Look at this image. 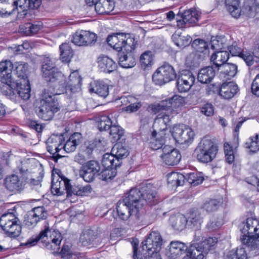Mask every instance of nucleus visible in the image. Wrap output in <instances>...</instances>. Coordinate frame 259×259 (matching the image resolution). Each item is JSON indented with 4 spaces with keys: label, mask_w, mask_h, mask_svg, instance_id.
<instances>
[{
    "label": "nucleus",
    "mask_w": 259,
    "mask_h": 259,
    "mask_svg": "<svg viewBox=\"0 0 259 259\" xmlns=\"http://www.w3.org/2000/svg\"><path fill=\"white\" fill-rule=\"evenodd\" d=\"M193 242V243L188 247L187 256H189L190 259H203L208 253L204 252V249L198 241H195L194 238Z\"/></svg>",
    "instance_id": "393cba45"
},
{
    "label": "nucleus",
    "mask_w": 259,
    "mask_h": 259,
    "mask_svg": "<svg viewBox=\"0 0 259 259\" xmlns=\"http://www.w3.org/2000/svg\"><path fill=\"white\" fill-rule=\"evenodd\" d=\"M162 150L163 153L160 157L166 164L175 165L180 162L181 155L178 150L173 149L168 145H165Z\"/></svg>",
    "instance_id": "f3484780"
},
{
    "label": "nucleus",
    "mask_w": 259,
    "mask_h": 259,
    "mask_svg": "<svg viewBox=\"0 0 259 259\" xmlns=\"http://www.w3.org/2000/svg\"><path fill=\"white\" fill-rule=\"evenodd\" d=\"M211 48L215 52L223 51L227 47L226 40L225 37L221 36H212L210 42Z\"/></svg>",
    "instance_id": "49530a36"
},
{
    "label": "nucleus",
    "mask_w": 259,
    "mask_h": 259,
    "mask_svg": "<svg viewBox=\"0 0 259 259\" xmlns=\"http://www.w3.org/2000/svg\"><path fill=\"white\" fill-rule=\"evenodd\" d=\"M112 125V122L108 116L102 115L98 121V128L100 131L110 130Z\"/></svg>",
    "instance_id": "052dcab7"
},
{
    "label": "nucleus",
    "mask_w": 259,
    "mask_h": 259,
    "mask_svg": "<svg viewBox=\"0 0 259 259\" xmlns=\"http://www.w3.org/2000/svg\"><path fill=\"white\" fill-rule=\"evenodd\" d=\"M69 180L63 176L58 175L56 180L52 175L51 192L54 195L61 196L66 193Z\"/></svg>",
    "instance_id": "a211bd4d"
},
{
    "label": "nucleus",
    "mask_w": 259,
    "mask_h": 259,
    "mask_svg": "<svg viewBox=\"0 0 259 259\" xmlns=\"http://www.w3.org/2000/svg\"><path fill=\"white\" fill-rule=\"evenodd\" d=\"M42 75L46 81L61 80L63 75L58 71L49 57L44 58L41 66Z\"/></svg>",
    "instance_id": "2eb2a0df"
},
{
    "label": "nucleus",
    "mask_w": 259,
    "mask_h": 259,
    "mask_svg": "<svg viewBox=\"0 0 259 259\" xmlns=\"http://www.w3.org/2000/svg\"><path fill=\"white\" fill-rule=\"evenodd\" d=\"M185 177L182 174L172 172L167 175V183L173 187L182 186L186 180Z\"/></svg>",
    "instance_id": "58836bf2"
},
{
    "label": "nucleus",
    "mask_w": 259,
    "mask_h": 259,
    "mask_svg": "<svg viewBox=\"0 0 259 259\" xmlns=\"http://www.w3.org/2000/svg\"><path fill=\"white\" fill-rule=\"evenodd\" d=\"M203 238L202 236L200 240H198V242L203 247L204 249V252L207 253L210 250L211 247L214 245L217 242V239L215 237H208L203 240Z\"/></svg>",
    "instance_id": "e2e57ef3"
},
{
    "label": "nucleus",
    "mask_w": 259,
    "mask_h": 259,
    "mask_svg": "<svg viewBox=\"0 0 259 259\" xmlns=\"http://www.w3.org/2000/svg\"><path fill=\"white\" fill-rule=\"evenodd\" d=\"M140 61L141 66L144 69L151 67L153 61L152 52L150 51L145 52L141 55Z\"/></svg>",
    "instance_id": "5fc2aeb1"
},
{
    "label": "nucleus",
    "mask_w": 259,
    "mask_h": 259,
    "mask_svg": "<svg viewBox=\"0 0 259 259\" xmlns=\"http://www.w3.org/2000/svg\"><path fill=\"white\" fill-rule=\"evenodd\" d=\"M0 226L10 237L15 238L20 234L21 227L20 221L12 213L2 215L0 218Z\"/></svg>",
    "instance_id": "0eeeda50"
},
{
    "label": "nucleus",
    "mask_w": 259,
    "mask_h": 259,
    "mask_svg": "<svg viewBox=\"0 0 259 259\" xmlns=\"http://www.w3.org/2000/svg\"><path fill=\"white\" fill-rule=\"evenodd\" d=\"M58 82L54 83L56 85V89L58 90V92L60 93V94L62 93V92L65 91V93L67 94L68 92L70 93H74L80 89L81 83L80 82H77V83L73 85L72 84L69 83V82H65V88L60 89L61 85L57 83Z\"/></svg>",
    "instance_id": "09e8293b"
},
{
    "label": "nucleus",
    "mask_w": 259,
    "mask_h": 259,
    "mask_svg": "<svg viewBox=\"0 0 259 259\" xmlns=\"http://www.w3.org/2000/svg\"><path fill=\"white\" fill-rule=\"evenodd\" d=\"M218 146L211 140L204 139L195 150L197 160L202 163L211 162L216 156Z\"/></svg>",
    "instance_id": "423d86ee"
},
{
    "label": "nucleus",
    "mask_w": 259,
    "mask_h": 259,
    "mask_svg": "<svg viewBox=\"0 0 259 259\" xmlns=\"http://www.w3.org/2000/svg\"><path fill=\"white\" fill-rule=\"evenodd\" d=\"M229 58V54L227 51H220L215 52L211 56L210 59L212 62L218 69L220 67H223Z\"/></svg>",
    "instance_id": "7c9ffc66"
},
{
    "label": "nucleus",
    "mask_w": 259,
    "mask_h": 259,
    "mask_svg": "<svg viewBox=\"0 0 259 259\" xmlns=\"http://www.w3.org/2000/svg\"><path fill=\"white\" fill-rule=\"evenodd\" d=\"M116 210L118 215L121 220L125 221L130 218L135 223L138 222L142 214V212H139L132 206L128 205L123 199L117 202Z\"/></svg>",
    "instance_id": "1a4fd4ad"
},
{
    "label": "nucleus",
    "mask_w": 259,
    "mask_h": 259,
    "mask_svg": "<svg viewBox=\"0 0 259 259\" xmlns=\"http://www.w3.org/2000/svg\"><path fill=\"white\" fill-rule=\"evenodd\" d=\"M244 147L250 152L254 153L259 150V135L250 137L245 143Z\"/></svg>",
    "instance_id": "603ef678"
},
{
    "label": "nucleus",
    "mask_w": 259,
    "mask_h": 259,
    "mask_svg": "<svg viewBox=\"0 0 259 259\" xmlns=\"http://www.w3.org/2000/svg\"><path fill=\"white\" fill-rule=\"evenodd\" d=\"M195 81V76L188 70H183L177 74L176 81Z\"/></svg>",
    "instance_id": "69168bd1"
},
{
    "label": "nucleus",
    "mask_w": 259,
    "mask_h": 259,
    "mask_svg": "<svg viewBox=\"0 0 259 259\" xmlns=\"http://www.w3.org/2000/svg\"><path fill=\"white\" fill-rule=\"evenodd\" d=\"M82 135L79 133H74L67 140L63 146L64 150L67 153L72 152L82 142Z\"/></svg>",
    "instance_id": "c85d7f7f"
},
{
    "label": "nucleus",
    "mask_w": 259,
    "mask_h": 259,
    "mask_svg": "<svg viewBox=\"0 0 259 259\" xmlns=\"http://www.w3.org/2000/svg\"><path fill=\"white\" fill-rule=\"evenodd\" d=\"M13 64L10 60L0 62V78L5 81H11Z\"/></svg>",
    "instance_id": "c756f323"
},
{
    "label": "nucleus",
    "mask_w": 259,
    "mask_h": 259,
    "mask_svg": "<svg viewBox=\"0 0 259 259\" xmlns=\"http://www.w3.org/2000/svg\"><path fill=\"white\" fill-rule=\"evenodd\" d=\"M232 82H224L221 87V89H217L216 91H219L220 95L224 99H231L237 93L238 89L236 84H230Z\"/></svg>",
    "instance_id": "cd10ccee"
},
{
    "label": "nucleus",
    "mask_w": 259,
    "mask_h": 259,
    "mask_svg": "<svg viewBox=\"0 0 259 259\" xmlns=\"http://www.w3.org/2000/svg\"><path fill=\"white\" fill-rule=\"evenodd\" d=\"M192 47L195 50V52L198 54H204L207 51V57L209 56V50L207 44L204 40L201 39H195L192 44Z\"/></svg>",
    "instance_id": "de8ad7c7"
},
{
    "label": "nucleus",
    "mask_w": 259,
    "mask_h": 259,
    "mask_svg": "<svg viewBox=\"0 0 259 259\" xmlns=\"http://www.w3.org/2000/svg\"><path fill=\"white\" fill-rule=\"evenodd\" d=\"M28 179L16 174L8 175L4 180V186L10 192L20 194L24 189Z\"/></svg>",
    "instance_id": "6e6552de"
},
{
    "label": "nucleus",
    "mask_w": 259,
    "mask_h": 259,
    "mask_svg": "<svg viewBox=\"0 0 259 259\" xmlns=\"http://www.w3.org/2000/svg\"><path fill=\"white\" fill-rule=\"evenodd\" d=\"M60 59L63 62L69 63L73 56V51L68 43H63L59 47Z\"/></svg>",
    "instance_id": "c9c22d12"
},
{
    "label": "nucleus",
    "mask_w": 259,
    "mask_h": 259,
    "mask_svg": "<svg viewBox=\"0 0 259 259\" xmlns=\"http://www.w3.org/2000/svg\"><path fill=\"white\" fill-rule=\"evenodd\" d=\"M123 200L131 205L139 212H142V209L144 206L145 200L143 199V193L141 189V184L135 188H133L126 193Z\"/></svg>",
    "instance_id": "9d476101"
},
{
    "label": "nucleus",
    "mask_w": 259,
    "mask_h": 259,
    "mask_svg": "<svg viewBox=\"0 0 259 259\" xmlns=\"http://www.w3.org/2000/svg\"><path fill=\"white\" fill-rule=\"evenodd\" d=\"M50 232L51 230L49 228L48 223L46 221H45L44 229L42 231H41L39 233V234L36 235L34 237H32L31 238L28 240L26 242V244L27 245H29L30 246H32L35 245L37 243V242L40 240H42H42L45 237H47L48 233Z\"/></svg>",
    "instance_id": "c03bdc74"
},
{
    "label": "nucleus",
    "mask_w": 259,
    "mask_h": 259,
    "mask_svg": "<svg viewBox=\"0 0 259 259\" xmlns=\"http://www.w3.org/2000/svg\"><path fill=\"white\" fill-rule=\"evenodd\" d=\"M48 84L42 92L38 105L35 107V113L38 117L44 120H50L55 113L60 110V107L55 98L56 95L60 94L56 89L54 83L47 82Z\"/></svg>",
    "instance_id": "f257e3e1"
},
{
    "label": "nucleus",
    "mask_w": 259,
    "mask_h": 259,
    "mask_svg": "<svg viewBox=\"0 0 259 259\" xmlns=\"http://www.w3.org/2000/svg\"><path fill=\"white\" fill-rule=\"evenodd\" d=\"M172 39L175 44L180 48H184L188 46L192 41L191 37L175 33L172 35Z\"/></svg>",
    "instance_id": "8fccbe9b"
},
{
    "label": "nucleus",
    "mask_w": 259,
    "mask_h": 259,
    "mask_svg": "<svg viewBox=\"0 0 259 259\" xmlns=\"http://www.w3.org/2000/svg\"><path fill=\"white\" fill-rule=\"evenodd\" d=\"M142 243V250L149 254L158 252L162 244V237L158 232L152 231Z\"/></svg>",
    "instance_id": "9b49d317"
},
{
    "label": "nucleus",
    "mask_w": 259,
    "mask_h": 259,
    "mask_svg": "<svg viewBox=\"0 0 259 259\" xmlns=\"http://www.w3.org/2000/svg\"><path fill=\"white\" fill-rule=\"evenodd\" d=\"M129 154L127 147L121 143H116L111 150V153H106L103 155L102 163L103 166L109 167L114 165L120 167L122 159L125 158Z\"/></svg>",
    "instance_id": "20e7f679"
},
{
    "label": "nucleus",
    "mask_w": 259,
    "mask_h": 259,
    "mask_svg": "<svg viewBox=\"0 0 259 259\" xmlns=\"http://www.w3.org/2000/svg\"><path fill=\"white\" fill-rule=\"evenodd\" d=\"M215 75L212 66H207L201 69L197 74V81H211Z\"/></svg>",
    "instance_id": "e433bc0d"
},
{
    "label": "nucleus",
    "mask_w": 259,
    "mask_h": 259,
    "mask_svg": "<svg viewBox=\"0 0 259 259\" xmlns=\"http://www.w3.org/2000/svg\"><path fill=\"white\" fill-rule=\"evenodd\" d=\"M89 91L101 97H106L108 95L109 88L104 82H91Z\"/></svg>",
    "instance_id": "72a5a7b5"
},
{
    "label": "nucleus",
    "mask_w": 259,
    "mask_h": 259,
    "mask_svg": "<svg viewBox=\"0 0 259 259\" xmlns=\"http://www.w3.org/2000/svg\"><path fill=\"white\" fill-rule=\"evenodd\" d=\"M15 66V71L17 76L20 79L29 81L28 79V64L22 62H16Z\"/></svg>",
    "instance_id": "79ce46f5"
},
{
    "label": "nucleus",
    "mask_w": 259,
    "mask_h": 259,
    "mask_svg": "<svg viewBox=\"0 0 259 259\" xmlns=\"http://www.w3.org/2000/svg\"><path fill=\"white\" fill-rule=\"evenodd\" d=\"M177 74L171 65L164 62L153 73L152 81H176Z\"/></svg>",
    "instance_id": "4468645a"
},
{
    "label": "nucleus",
    "mask_w": 259,
    "mask_h": 259,
    "mask_svg": "<svg viewBox=\"0 0 259 259\" xmlns=\"http://www.w3.org/2000/svg\"><path fill=\"white\" fill-rule=\"evenodd\" d=\"M131 243L133 249V259H148L150 256L151 253L149 254L147 250H144L145 252L142 254H138L139 241L137 239H133Z\"/></svg>",
    "instance_id": "bf43d9fd"
},
{
    "label": "nucleus",
    "mask_w": 259,
    "mask_h": 259,
    "mask_svg": "<svg viewBox=\"0 0 259 259\" xmlns=\"http://www.w3.org/2000/svg\"><path fill=\"white\" fill-rule=\"evenodd\" d=\"M226 259H247V254L245 248H237L236 250L230 251Z\"/></svg>",
    "instance_id": "6e6d98bb"
},
{
    "label": "nucleus",
    "mask_w": 259,
    "mask_h": 259,
    "mask_svg": "<svg viewBox=\"0 0 259 259\" xmlns=\"http://www.w3.org/2000/svg\"><path fill=\"white\" fill-rule=\"evenodd\" d=\"M184 128V131L181 136L182 139L180 142L181 144H185L192 141L195 136L194 131L189 126L186 125V127Z\"/></svg>",
    "instance_id": "680f3d73"
},
{
    "label": "nucleus",
    "mask_w": 259,
    "mask_h": 259,
    "mask_svg": "<svg viewBox=\"0 0 259 259\" xmlns=\"http://www.w3.org/2000/svg\"><path fill=\"white\" fill-rule=\"evenodd\" d=\"M183 101V99L181 96L175 95L172 98L162 101L159 104L155 105L153 109L155 112L160 110H166L168 108L171 107L172 104H175V106H177V104H182Z\"/></svg>",
    "instance_id": "2f4dec72"
},
{
    "label": "nucleus",
    "mask_w": 259,
    "mask_h": 259,
    "mask_svg": "<svg viewBox=\"0 0 259 259\" xmlns=\"http://www.w3.org/2000/svg\"><path fill=\"white\" fill-rule=\"evenodd\" d=\"M16 94L24 100H28L30 97V82H16Z\"/></svg>",
    "instance_id": "f704fd0d"
},
{
    "label": "nucleus",
    "mask_w": 259,
    "mask_h": 259,
    "mask_svg": "<svg viewBox=\"0 0 259 259\" xmlns=\"http://www.w3.org/2000/svg\"><path fill=\"white\" fill-rule=\"evenodd\" d=\"M105 169L100 175V179L103 181H107L112 180L117 174L116 169L118 167L111 165L109 167L104 166Z\"/></svg>",
    "instance_id": "3c124183"
},
{
    "label": "nucleus",
    "mask_w": 259,
    "mask_h": 259,
    "mask_svg": "<svg viewBox=\"0 0 259 259\" xmlns=\"http://www.w3.org/2000/svg\"><path fill=\"white\" fill-rule=\"evenodd\" d=\"M95 9L97 13L100 15L111 14L116 12H113L115 7V3L113 0H99L94 4Z\"/></svg>",
    "instance_id": "b1692460"
},
{
    "label": "nucleus",
    "mask_w": 259,
    "mask_h": 259,
    "mask_svg": "<svg viewBox=\"0 0 259 259\" xmlns=\"http://www.w3.org/2000/svg\"><path fill=\"white\" fill-rule=\"evenodd\" d=\"M170 121L169 115L160 114L155 119V125L156 126L157 124L161 125L162 127L159 128V131L164 133L167 130V126L169 125Z\"/></svg>",
    "instance_id": "864d4df0"
},
{
    "label": "nucleus",
    "mask_w": 259,
    "mask_h": 259,
    "mask_svg": "<svg viewBox=\"0 0 259 259\" xmlns=\"http://www.w3.org/2000/svg\"><path fill=\"white\" fill-rule=\"evenodd\" d=\"M97 35L83 30H77L72 36L71 41L78 46H92L95 44Z\"/></svg>",
    "instance_id": "ddd939ff"
},
{
    "label": "nucleus",
    "mask_w": 259,
    "mask_h": 259,
    "mask_svg": "<svg viewBox=\"0 0 259 259\" xmlns=\"http://www.w3.org/2000/svg\"><path fill=\"white\" fill-rule=\"evenodd\" d=\"M134 50H123L118 53V63L125 68H132L136 65V59L133 54Z\"/></svg>",
    "instance_id": "4be33fe9"
},
{
    "label": "nucleus",
    "mask_w": 259,
    "mask_h": 259,
    "mask_svg": "<svg viewBox=\"0 0 259 259\" xmlns=\"http://www.w3.org/2000/svg\"><path fill=\"white\" fill-rule=\"evenodd\" d=\"M207 51L204 54H198L195 52L189 54L186 60V64L191 69L198 67L203 61L207 57Z\"/></svg>",
    "instance_id": "a878e982"
},
{
    "label": "nucleus",
    "mask_w": 259,
    "mask_h": 259,
    "mask_svg": "<svg viewBox=\"0 0 259 259\" xmlns=\"http://www.w3.org/2000/svg\"><path fill=\"white\" fill-rule=\"evenodd\" d=\"M31 212L39 221L46 220L48 215V212L44 206L35 207Z\"/></svg>",
    "instance_id": "774afa93"
},
{
    "label": "nucleus",
    "mask_w": 259,
    "mask_h": 259,
    "mask_svg": "<svg viewBox=\"0 0 259 259\" xmlns=\"http://www.w3.org/2000/svg\"><path fill=\"white\" fill-rule=\"evenodd\" d=\"M101 167L98 161L89 160L81 166L79 170V176L84 181L91 182L99 175Z\"/></svg>",
    "instance_id": "f8f14e48"
},
{
    "label": "nucleus",
    "mask_w": 259,
    "mask_h": 259,
    "mask_svg": "<svg viewBox=\"0 0 259 259\" xmlns=\"http://www.w3.org/2000/svg\"><path fill=\"white\" fill-rule=\"evenodd\" d=\"M41 3L42 0H0V15L8 16L16 11L26 15L28 10L37 9Z\"/></svg>",
    "instance_id": "7ed1b4c3"
},
{
    "label": "nucleus",
    "mask_w": 259,
    "mask_h": 259,
    "mask_svg": "<svg viewBox=\"0 0 259 259\" xmlns=\"http://www.w3.org/2000/svg\"><path fill=\"white\" fill-rule=\"evenodd\" d=\"M200 15L196 10L190 9L185 11L182 15L183 22L186 25H194L197 24Z\"/></svg>",
    "instance_id": "473e14b6"
},
{
    "label": "nucleus",
    "mask_w": 259,
    "mask_h": 259,
    "mask_svg": "<svg viewBox=\"0 0 259 259\" xmlns=\"http://www.w3.org/2000/svg\"><path fill=\"white\" fill-rule=\"evenodd\" d=\"M3 85L2 87L4 95L11 100L15 99L17 84L16 82H2Z\"/></svg>",
    "instance_id": "ea45409f"
},
{
    "label": "nucleus",
    "mask_w": 259,
    "mask_h": 259,
    "mask_svg": "<svg viewBox=\"0 0 259 259\" xmlns=\"http://www.w3.org/2000/svg\"><path fill=\"white\" fill-rule=\"evenodd\" d=\"M185 127L186 124H176L173 126L171 132V135L177 143L180 144Z\"/></svg>",
    "instance_id": "4d7b16f0"
},
{
    "label": "nucleus",
    "mask_w": 259,
    "mask_h": 259,
    "mask_svg": "<svg viewBox=\"0 0 259 259\" xmlns=\"http://www.w3.org/2000/svg\"><path fill=\"white\" fill-rule=\"evenodd\" d=\"M187 249L188 247L185 243L179 241H173L169 244L166 254L171 259H176L187 253Z\"/></svg>",
    "instance_id": "412c9836"
},
{
    "label": "nucleus",
    "mask_w": 259,
    "mask_h": 259,
    "mask_svg": "<svg viewBox=\"0 0 259 259\" xmlns=\"http://www.w3.org/2000/svg\"><path fill=\"white\" fill-rule=\"evenodd\" d=\"M242 244L253 255L259 253V221L249 218L240 226Z\"/></svg>",
    "instance_id": "f03ea898"
},
{
    "label": "nucleus",
    "mask_w": 259,
    "mask_h": 259,
    "mask_svg": "<svg viewBox=\"0 0 259 259\" xmlns=\"http://www.w3.org/2000/svg\"><path fill=\"white\" fill-rule=\"evenodd\" d=\"M221 205L220 201L218 199H210L203 204V208L207 212H210L217 210Z\"/></svg>",
    "instance_id": "338daca9"
},
{
    "label": "nucleus",
    "mask_w": 259,
    "mask_h": 259,
    "mask_svg": "<svg viewBox=\"0 0 259 259\" xmlns=\"http://www.w3.org/2000/svg\"><path fill=\"white\" fill-rule=\"evenodd\" d=\"M187 180L189 184L195 186L201 184L204 178L201 172H192L188 175Z\"/></svg>",
    "instance_id": "13d9d810"
},
{
    "label": "nucleus",
    "mask_w": 259,
    "mask_h": 259,
    "mask_svg": "<svg viewBox=\"0 0 259 259\" xmlns=\"http://www.w3.org/2000/svg\"><path fill=\"white\" fill-rule=\"evenodd\" d=\"M186 220L187 225L195 231V240H200L202 237L200 229L203 221V218L201 216V213L197 210L192 211L190 212Z\"/></svg>",
    "instance_id": "dca6fc26"
},
{
    "label": "nucleus",
    "mask_w": 259,
    "mask_h": 259,
    "mask_svg": "<svg viewBox=\"0 0 259 259\" xmlns=\"http://www.w3.org/2000/svg\"><path fill=\"white\" fill-rule=\"evenodd\" d=\"M57 236L51 240V242L44 243L45 246L48 250L52 251L53 254L57 253L60 248V243L62 240V237L60 233H57Z\"/></svg>",
    "instance_id": "37998d69"
},
{
    "label": "nucleus",
    "mask_w": 259,
    "mask_h": 259,
    "mask_svg": "<svg viewBox=\"0 0 259 259\" xmlns=\"http://www.w3.org/2000/svg\"><path fill=\"white\" fill-rule=\"evenodd\" d=\"M106 41L111 47L118 51L123 50H134L136 42L135 39L128 34L123 33L109 35Z\"/></svg>",
    "instance_id": "39448f33"
},
{
    "label": "nucleus",
    "mask_w": 259,
    "mask_h": 259,
    "mask_svg": "<svg viewBox=\"0 0 259 259\" xmlns=\"http://www.w3.org/2000/svg\"><path fill=\"white\" fill-rule=\"evenodd\" d=\"M223 67L224 68V71H222L220 74L221 78H225L223 81L230 80L237 74V66L235 64H227Z\"/></svg>",
    "instance_id": "a19ab883"
},
{
    "label": "nucleus",
    "mask_w": 259,
    "mask_h": 259,
    "mask_svg": "<svg viewBox=\"0 0 259 259\" xmlns=\"http://www.w3.org/2000/svg\"><path fill=\"white\" fill-rule=\"evenodd\" d=\"M186 218L183 215L172 216L169 219V221L172 228L178 231L184 229L186 224Z\"/></svg>",
    "instance_id": "a18cd8bd"
},
{
    "label": "nucleus",
    "mask_w": 259,
    "mask_h": 259,
    "mask_svg": "<svg viewBox=\"0 0 259 259\" xmlns=\"http://www.w3.org/2000/svg\"><path fill=\"white\" fill-rule=\"evenodd\" d=\"M99 242L97 233L91 229L83 230L79 237V243L82 246L97 245Z\"/></svg>",
    "instance_id": "5701e85b"
},
{
    "label": "nucleus",
    "mask_w": 259,
    "mask_h": 259,
    "mask_svg": "<svg viewBox=\"0 0 259 259\" xmlns=\"http://www.w3.org/2000/svg\"><path fill=\"white\" fill-rule=\"evenodd\" d=\"M223 221L221 218L213 216L207 223L206 227L210 231L218 229L222 225Z\"/></svg>",
    "instance_id": "0e129e2a"
},
{
    "label": "nucleus",
    "mask_w": 259,
    "mask_h": 259,
    "mask_svg": "<svg viewBox=\"0 0 259 259\" xmlns=\"http://www.w3.org/2000/svg\"><path fill=\"white\" fill-rule=\"evenodd\" d=\"M165 134L159 131L158 133L153 130L151 135L147 138L146 143L148 146L153 150L163 148L165 144Z\"/></svg>",
    "instance_id": "6ab92c4d"
},
{
    "label": "nucleus",
    "mask_w": 259,
    "mask_h": 259,
    "mask_svg": "<svg viewBox=\"0 0 259 259\" xmlns=\"http://www.w3.org/2000/svg\"><path fill=\"white\" fill-rule=\"evenodd\" d=\"M98 67L101 71L110 73L116 70V64L107 56H100L98 58Z\"/></svg>",
    "instance_id": "bb28decb"
},
{
    "label": "nucleus",
    "mask_w": 259,
    "mask_h": 259,
    "mask_svg": "<svg viewBox=\"0 0 259 259\" xmlns=\"http://www.w3.org/2000/svg\"><path fill=\"white\" fill-rule=\"evenodd\" d=\"M143 199L146 204L153 205L157 202V197L155 188L150 183H143L141 184Z\"/></svg>",
    "instance_id": "aec40b11"
},
{
    "label": "nucleus",
    "mask_w": 259,
    "mask_h": 259,
    "mask_svg": "<svg viewBox=\"0 0 259 259\" xmlns=\"http://www.w3.org/2000/svg\"><path fill=\"white\" fill-rule=\"evenodd\" d=\"M225 4L228 11L232 17L238 18L241 14L239 7V0H225Z\"/></svg>",
    "instance_id": "4c0bfd02"
}]
</instances>
